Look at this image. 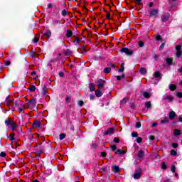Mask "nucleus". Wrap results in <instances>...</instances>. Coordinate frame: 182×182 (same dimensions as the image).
<instances>
[{"label": "nucleus", "instance_id": "nucleus-1", "mask_svg": "<svg viewBox=\"0 0 182 182\" xmlns=\"http://www.w3.org/2000/svg\"><path fill=\"white\" fill-rule=\"evenodd\" d=\"M97 86H98L99 89H102V87H105V85H106V81L104 80L100 79L96 82Z\"/></svg>", "mask_w": 182, "mask_h": 182}, {"label": "nucleus", "instance_id": "nucleus-2", "mask_svg": "<svg viewBox=\"0 0 182 182\" xmlns=\"http://www.w3.org/2000/svg\"><path fill=\"white\" fill-rule=\"evenodd\" d=\"M121 52H122V53H125L128 56H132V55H133V51L127 48H123L121 50Z\"/></svg>", "mask_w": 182, "mask_h": 182}, {"label": "nucleus", "instance_id": "nucleus-3", "mask_svg": "<svg viewBox=\"0 0 182 182\" xmlns=\"http://www.w3.org/2000/svg\"><path fill=\"white\" fill-rule=\"evenodd\" d=\"M176 57L180 58L182 55V51H181V46L178 45L176 47Z\"/></svg>", "mask_w": 182, "mask_h": 182}, {"label": "nucleus", "instance_id": "nucleus-4", "mask_svg": "<svg viewBox=\"0 0 182 182\" xmlns=\"http://www.w3.org/2000/svg\"><path fill=\"white\" fill-rule=\"evenodd\" d=\"M162 100H167L168 102H173V100H174V98L171 95H168V96L164 95L162 97Z\"/></svg>", "mask_w": 182, "mask_h": 182}, {"label": "nucleus", "instance_id": "nucleus-5", "mask_svg": "<svg viewBox=\"0 0 182 182\" xmlns=\"http://www.w3.org/2000/svg\"><path fill=\"white\" fill-rule=\"evenodd\" d=\"M113 132H114V129L113 128H109L105 133L104 136H110L113 134Z\"/></svg>", "mask_w": 182, "mask_h": 182}, {"label": "nucleus", "instance_id": "nucleus-6", "mask_svg": "<svg viewBox=\"0 0 182 182\" xmlns=\"http://www.w3.org/2000/svg\"><path fill=\"white\" fill-rule=\"evenodd\" d=\"M6 105L9 107H12V105L14 104V100H10L9 97L6 98Z\"/></svg>", "mask_w": 182, "mask_h": 182}, {"label": "nucleus", "instance_id": "nucleus-7", "mask_svg": "<svg viewBox=\"0 0 182 182\" xmlns=\"http://www.w3.org/2000/svg\"><path fill=\"white\" fill-rule=\"evenodd\" d=\"M157 14H159V10L153 9V10L150 11L149 16H154L156 18L157 16Z\"/></svg>", "mask_w": 182, "mask_h": 182}, {"label": "nucleus", "instance_id": "nucleus-8", "mask_svg": "<svg viewBox=\"0 0 182 182\" xmlns=\"http://www.w3.org/2000/svg\"><path fill=\"white\" fill-rule=\"evenodd\" d=\"M25 109H26V106H25V105L23 104H21L20 106L18 107V112L19 113H24L23 110H25Z\"/></svg>", "mask_w": 182, "mask_h": 182}, {"label": "nucleus", "instance_id": "nucleus-9", "mask_svg": "<svg viewBox=\"0 0 182 182\" xmlns=\"http://www.w3.org/2000/svg\"><path fill=\"white\" fill-rule=\"evenodd\" d=\"M27 105H28V107H31V105L32 106H35V105H36V99L33 98V99L30 100L28 101V103Z\"/></svg>", "mask_w": 182, "mask_h": 182}, {"label": "nucleus", "instance_id": "nucleus-10", "mask_svg": "<svg viewBox=\"0 0 182 182\" xmlns=\"http://www.w3.org/2000/svg\"><path fill=\"white\" fill-rule=\"evenodd\" d=\"M102 95L103 92H102L100 88H98L97 90H95V96H97V97H100Z\"/></svg>", "mask_w": 182, "mask_h": 182}, {"label": "nucleus", "instance_id": "nucleus-11", "mask_svg": "<svg viewBox=\"0 0 182 182\" xmlns=\"http://www.w3.org/2000/svg\"><path fill=\"white\" fill-rule=\"evenodd\" d=\"M169 18H170V14H165L162 16L161 21H163V22H167Z\"/></svg>", "mask_w": 182, "mask_h": 182}, {"label": "nucleus", "instance_id": "nucleus-12", "mask_svg": "<svg viewBox=\"0 0 182 182\" xmlns=\"http://www.w3.org/2000/svg\"><path fill=\"white\" fill-rule=\"evenodd\" d=\"M141 177V172H136L134 173V180H139Z\"/></svg>", "mask_w": 182, "mask_h": 182}, {"label": "nucleus", "instance_id": "nucleus-13", "mask_svg": "<svg viewBox=\"0 0 182 182\" xmlns=\"http://www.w3.org/2000/svg\"><path fill=\"white\" fill-rule=\"evenodd\" d=\"M138 157L139 159H143L144 157V151L143 150H140L138 152Z\"/></svg>", "mask_w": 182, "mask_h": 182}, {"label": "nucleus", "instance_id": "nucleus-14", "mask_svg": "<svg viewBox=\"0 0 182 182\" xmlns=\"http://www.w3.org/2000/svg\"><path fill=\"white\" fill-rule=\"evenodd\" d=\"M154 76V77H156V79H161V73H160L159 71L155 72Z\"/></svg>", "mask_w": 182, "mask_h": 182}, {"label": "nucleus", "instance_id": "nucleus-15", "mask_svg": "<svg viewBox=\"0 0 182 182\" xmlns=\"http://www.w3.org/2000/svg\"><path fill=\"white\" fill-rule=\"evenodd\" d=\"M45 36H47L48 39H49V38H50V36H52V32H50V30H47L45 33H44Z\"/></svg>", "mask_w": 182, "mask_h": 182}, {"label": "nucleus", "instance_id": "nucleus-16", "mask_svg": "<svg viewBox=\"0 0 182 182\" xmlns=\"http://www.w3.org/2000/svg\"><path fill=\"white\" fill-rule=\"evenodd\" d=\"M33 127L36 128L41 127V122L39 121H35L34 123L33 124Z\"/></svg>", "mask_w": 182, "mask_h": 182}, {"label": "nucleus", "instance_id": "nucleus-17", "mask_svg": "<svg viewBox=\"0 0 182 182\" xmlns=\"http://www.w3.org/2000/svg\"><path fill=\"white\" fill-rule=\"evenodd\" d=\"M174 117H176V112L174 111H171L170 113H169V119L171 120H173V119H174Z\"/></svg>", "mask_w": 182, "mask_h": 182}, {"label": "nucleus", "instance_id": "nucleus-18", "mask_svg": "<svg viewBox=\"0 0 182 182\" xmlns=\"http://www.w3.org/2000/svg\"><path fill=\"white\" fill-rule=\"evenodd\" d=\"M139 73L141 75H146V73H147V70L145 68H141L139 69Z\"/></svg>", "mask_w": 182, "mask_h": 182}, {"label": "nucleus", "instance_id": "nucleus-19", "mask_svg": "<svg viewBox=\"0 0 182 182\" xmlns=\"http://www.w3.org/2000/svg\"><path fill=\"white\" fill-rule=\"evenodd\" d=\"M73 35V32L71 31V30H67V38H72V36Z\"/></svg>", "mask_w": 182, "mask_h": 182}, {"label": "nucleus", "instance_id": "nucleus-20", "mask_svg": "<svg viewBox=\"0 0 182 182\" xmlns=\"http://www.w3.org/2000/svg\"><path fill=\"white\" fill-rule=\"evenodd\" d=\"M173 134L174 136H180L181 134L180 129H174Z\"/></svg>", "mask_w": 182, "mask_h": 182}, {"label": "nucleus", "instance_id": "nucleus-21", "mask_svg": "<svg viewBox=\"0 0 182 182\" xmlns=\"http://www.w3.org/2000/svg\"><path fill=\"white\" fill-rule=\"evenodd\" d=\"M128 101H129L128 98H124L120 101V105H126V103H127Z\"/></svg>", "mask_w": 182, "mask_h": 182}, {"label": "nucleus", "instance_id": "nucleus-22", "mask_svg": "<svg viewBox=\"0 0 182 182\" xmlns=\"http://www.w3.org/2000/svg\"><path fill=\"white\" fill-rule=\"evenodd\" d=\"M16 127H18V126L16 125V124H15V122H13L11 124V130L13 132H15V130H16Z\"/></svg>", "mask_w": 182, "mask_h": 182}, {"label": "nucleus", "instance_id": "nucleus-23", "mask_svg": "<svg viewBox=\"0 0 182 182\" xmlns=\"http://www.w3.org/2000/svg\"><path fill=\"white\" fill-rule=\"evenodd\" d=\"M176 87H177L174 84H171L169 85V89H170V90H172V91L176 90Z\"/></svg>", "mask_w": 182, "mask_h": 182}, {"label": "nucleus", "instance_id": "nucleus-24", "mask_svg": "<svg viewBox=\"0 0 182 182\" xmlns=\"http://www.w3.org/2000/svg\"><path fill=\"white\" fill-rule=\"evenodd\" d=\"M89 87H90V92H95V84L93 83L90 84Z\"/></svg>", "mask_w": 182, "mask_h": 182}, {"label": "nucleus", "instance_id": "nucleus-25", "mask_svg": "<svg viewBox=\"0 0 182 182\" xmlns=\"http://www.w3.org/2000/svg\"><path fill=\"white\" fill-rule=\"evenodd\" d=\"M112 170L113 171H114V173H117L120 170V168H119V166H112Z\"/></svg>", "mask_w": 182, "mask_h": 182}, {"label": "nucleus", "instance_id": "nucleus-26", "mask_svg": "<svg viewBox=\"0 0 182 182\" xmlns=\"http://www.w3.org/2000/svg\"><path fill=\"white\" fill-rule=\"evenodd\" d=\"M126 151L122 150V149H117L116 151V154H124Z\"/></svg>", "mask_w": 182, "mask_h": 182}, {"label": "nucleus", "instance_id": "nucleus-27", "mask_svg": "<svg viewBox=\"0 0 182 182\" xmlns=\"http://www.w3.org/2000/svg\"><path fill=\"white\" fill-rule=\"evenodd\" d=\"M144 97L146 98V99H150V93L147 92H144Z\"/></svg>", "mask_w": 182, "mask_h": 182}, {"label": "nucleus", "instance_id": "nucleus-28", "mask_svg": "<svg viewBox=\"0 0 182 182\" xmlns=\"http://www.w3.org/2000/svg\"><path fill=\"white\" fill-rule=\"evenodd\" d=\"M118 72L119 73L124 72V63L121 64V68L118 70Z\"/></svg>", "mask_w": 182, "mask_h": 182}, {"label": "nucleus", "instance_id": "nucleus-29", "mask_svg": "<svg viewBox=\"0 0 182 182\" xmlns=\"http://www.w3.org/2000/svg\"><path fill=\"white\" fill-rule=\"evenodd\" d=\"M145 107H147V109H150L151 107V102H145Z\"/></svg>", "mask_w": 182, "mask_h": 182}, {"label": "nucleus", "instance_id": "nucleus-30", "mask_svg": "<svg viewBox=\"0 0 182 182\" xmlns=\"http://www.w3.org/2000/svg\"><path fill=\"white\" fill-rule=\"evenodd\" d=\"M166 63L168 65H173V59H171V58H166Z\"/></svg>", "mask_w": 182, "mask_h": 182}, {"label": "nucleus", "instance_id": "nucleus-31", "mask_svg": "<svg viewBox=\"0 0 182 182\" xmlns=\"http://www.w3.org/2000/svg\"><path fill=\"white\" fill-rule=\"evenodd\" d=\"M14 123V122H12L11 120H6L5 121V124H6L7 126H11V124Z\"/></svg>", "mask_w": 182, "mask_h": 182}, {"label": "nucleus", "instance_id": "nucleus-32", "mask_svg": "<svg viewBox=\"0 0 182 182\" xmlns=\"http://www.w3.org/2000/svg\"><path fill=\"white\" fill-rule=\"evenodd\" d=\"M29 90L30 92H35V90H36V87H35V85H31Z\"/></svg>", "mask_w": 182, "mask_h": 182}, {"label": "nucleus", "instance_id": "nucleus-33", "mask_svg": "<svg viewBox=\"0 0 182 182\" xmlns=\"http://www.w3.org/2000/svg\"><path fill=\"white\" fill-rule=\"evenodd\" d=\"M10 140H11V141H14V140H15V134L14 133L10 134Z\"/></svg>", "mask_w": 182, "mask_h": 182}, {"label": "nucleus", "instance_id": "nucleus-34", "mask_svg": "<svg viewBox=\"0 0 182 182\" xmlns=\"http://www.w3.org/2000/svg\"><path fill=\"white\" fill-rule=\"evenodd\" d=\"M111 70H112V68H105V69L104 70V72H105V73H110Z\"/></svg>", "mask_w": 182, "mask_h": 182}, {"label": "nucleus", "instance_id": "nucleus-35", "mask_svg": "<svg viewBox=\"0 0 182 182\" xmlns=\"http://www.w3.org/2000/svg\"><path fill=\"white\" fill-rule=\"evenodd\" d=\"M161 168L163 170H166L167 169V166H166V162H163L161 165Z\"/></svg>", "mask_w": 182, "mask_h": 182}, {"label": "nucleus", "instance_id": "nucleus-36", "mask_svg": "<svg viewBox=\"0 0 182 182\" xmlns=\"http://www.w3.org/2000/svg\"><path fill=\"white\" fill-rule=\"evenodd\" d=\"M65 137H66L65 134H60V140H63V139H65Z\"/></svg>", "mask_w": 182, "mask_h": 182}, {"label": "nucleus", "instance_id": "nucleus-37", "mask_svg": "<svg viewBox=\"0 0 182 182\" xmlns=\"http://www.w3.org/2000/svg\"><path fill=\"white\" fill-rule=\"evenodd\" d=\"M171 156H177V151H176L174 149H172L171 151Z\"/></svg>", "mask_w": 182, "mask_h": 182}, {"label": "nucleus", "instance_id": "nucleus-38", "mask_svg": "<svg viewBox=\"0 0 182 182\" xmlns=\"http://www.w3.org/2000/svg\"><path fill=\"white\" fill-rule=\"evenodd\" d=\"M135 126L136 129H140L141 127V124L140 122H136Z\"/></svg>", "mask_w": 182, "mask_h": 182}, {"label": "nucleus", "instance_id": "nucleus-39", "mask_svg": "<svg viewBox=\"0 0 182 182\" xmlns=\"http://www.w3.org/2000/svg\"><path fill=\"white\" fill-rule=\"evenodd\" d=\"M65 102H66V103H70L72 102V98H70V97H68L65 99Z\"/></svg>", "mask_w": 182, "mask_h": 182}, {"label": "nucleus", "instance_id": "nucleus-40", "mask_svg": "<svg viewBox=\"0 0 182 182\" xmlns=\"http://www.w3.org/2000/svg\"><path fill=\"white\" fill-rule=\"evenodd\" d=\"M35 75H36V72L33 71V72L31 73L32 79H36V77H38V76L34 77Z\"/></svg>", "mask_w": 182, "mask_h": 182}, {"label": "nucleus", "instance_id": "nucleus-41", "mask_svg": "<svg viewBox=\"0 0 182 182\" xmlns=\"http://www.w3.org/2000/svg\"><path fill=\"white\" fill-rule=\"evenodd\" d=\"M171 171H172V173H176V166L174 165L171 166Z\"/></svg>", "mask_w": 182, "mask_h": 182}, {"label": "nucleus", "instance_id": "nucleus-42", "mask_svg": "<svg viewBox=\"0 0 182 182\" xmlns=\"http://www.w3.org/2000/svg\"><path fill=\"white\" fill-rule=\"evenodd\" d=\"M161 123L162 124H164V123H168V119L166 118L165 119L161 120Z\"/></svg>", "mask_w": 182, "mask_h": 182}, {"label": "nucleus", "instance_id": "nucleus-43", "mask_svg": "<svg viewBox=\"0 0 182 182\" xmlns=\"http://www.w3.org/2000/svg\"><path fill=\"white\" fill-rule=\"evenodd\" d=\"M166 46V44L164 43H162L160 47H159V50H163V49H164V46Z\"/></svg>", "mask_w": 182, "mask_h": 182}, {"label": "nucleus", "instance_id": "nucleus-44", "mask_svg": "<svg viewBox=\"0 0 182 182\" xmlns=\"http://www.w3.org/2000/svg\"><path fill=\"white\" fill-rule=\"evenodd\" d=\"M61 14L63 16H66L68 15V12L66 11V10H63Z\"/></svg>", "mask_w": 182, "mask_h": 182}, {"label": "nucleus", "instance_id": "nucleus-45", "mask_svg": "<svg viewBox=\"0 0 182 182\" xmlns=\"http://www.w3.org/2000/svg\"><path fill=\"white\" fill-rule=\"evenodd\" d=\"M132 137H137V136H139V134H137V132H132Z\"/></svg>", "mask_w": 182, "mask_h": 182}, {"label": "nucleus", "instance_id": "nucleus-46", "mask_svg": "<svg viewBox=\"0 0 182 182\" xmlns=\"http://www.w3.org/2000/svg\"><path fill=\"white\" fill-rule=\"evenodd\" d=\"M139 46L140 48H143V46H144V43L143 41H140V42L139 43Z\"/></svg>", "mask_w": 182, "mask_h": 182}, {"label": "nucleus", "instance_id": "nucleus-47", "mask_svg": "<svg viewBox=\"0 0 182 182\" xmlns=\"http://www.w3.org/2000/svg\"><path fill=\"white\" fill-rule=\"evenodd\" d=\"M116 77H117V80H122V77H124V76L123 75V76H122V75H118V76H116Z\"/></svg>", "mask_w": 182, "mask_h": 182}, {"label": "nucleus", "instance_id": "nucleus-48", "mask_svg": "<svg viewBox=\"0 0 182 182\" xmlns=\"http://www.w3.org/2000/svg\"><path fill=\"white\" fill-rule=\"evenodd\" d=\"M110 147H111V149H112V150L113 151H114V150H116V149H117L116 145H111Z\"/></svg>", "mask_w": 182, "mask_h": 182}, {"label": "nucleus", "instance_id": "nucleus-49", "mask_svg": "<svg viewBox=\"0 0 182 182\" xmlns=\"http://www.w3.org/2000/svg\"><path fill=\"white\" fill-rule=\"evenodd\" d=\"M156 41H161V36L157 35V36H156Z\"/></svg>", "mask_w": 182, "mask_h": 182}, {"label": "nucleus", "instance_id": "nucleus-50", "mask_svg": "<svg viewBox=\"0 0 182 182\" xmlns=\"http://www.w3.org/2000/svg\"><path fill=\"white\" fill-rule=\"evenodd\" d=\"M0 156H1V157H6V153H5V152H1V154H0Z\"/></svg>", "mask_w": 182, "mask_h": 182}, {"label": "nucleus", "instance_id": "nucleus-51", "mask_svg": "<svg viewBox=\"0 0 182 182\" xmlns=\"http://www.w3.org/2000/svg\"><path fill=\"white\" fill-rule=\"evenodd\" d=\"M33 42H34V43H36L39 42V38H34L33 40Z\"/></svg>", "mask_w": 182, "mask_h": 182}, {"label": "nucleus", "instance_id": "nucleus-52", "mask_svg": "<svg viewBox=\"0 0 182 182\" xmlns=\"http://www.w3.org/2000/svg\"><path fill=\"white\" fill-rule=\"evenodd\" d=\"M114 143H119V141H120V139H119V138L115 137L114 138Z\"/></svg>", "mask_w": 182, "mask_h": 182}, {"label": "nucleus", "instance_id": "nucleus-53", "mask_svg": "<svg viewBox=\"0 0 182 182\" xmlns=\"http://www.w3.org/2000/svg\"><path fill=\"white\" fill-rule=\"evenodd\" d=\"M176 96H177V97H182V92H177L176 93Z\"/></svg>", "mask_w": 182, "mask_h": 182}, {"label": "nucleus", "instance_id": "nucleus-54", "mask_svg": "<svg viewBox=\"0 0 182 182\" xmlns=\"http://www.w3.org/2000/svg\"><path fill=\"white\" fill-rule=\"evenodd\" d=\"M172 146L176 149V147H178V144L177 143H173Z\"/></svg>", "mask_w": 182, "mask_h": 182}, {"label": "nucleus", "instance_id": "nucleus-55", "mask_svg": "<svg viewBox=\"0 0 182 182\" xmlns=\"http://www.w3.org/2000/svg\"><path fill=\"white\" fill-rule=\"evenodd\" d=\"M142 139L141 138H140V137H138L137 139H136V143H140L141 141H142Z\"/></svg>", "mask_w": 182, "mask_h": 182}, {"label": "nucleus", "instance_id": "nucleus-56", "mask_svg": "<svg viewBox=\"0 0 182 182\" xmlns=\"http://www.w3.org/2000/svg\"><path fill=\"white\" fill-rule=\"evenodd\" d=\"M77 104L79 105V106L82 107V105H84L83 101H78Z\"/></svg>", "mask_w": 182, "mask_h": 182}, {"label": "nucleus", "instance_id": "nucleus-57", "mask_svg": "<svg viewBox=\"0 0 182 182\" xmlns=\"http://www.w3.org/2000/svg\"><path fill=\"white\" fill-rule=\"evenodd\" d=\"M4 64L6 66H9V65H11V61H6Z\"/></svg>", "mask_w": 182, "mask_h": 182}, {"label": "nucleus", "instance_id": "nucleus-58", "mask_svg": "<svg viewBox=\"0 0 182 182\" xmlns=\"http://www.w3.org/2000/svg\"><path fill=\"white\" fill-rule=\"evenodd\" d=\"M59 76L60 77H63V76H65V73H63V72H60V73H59Z\"/></svg>", "mask_w": 182, "mask_h": 182}, {"label": "nucleus", "instance_id": "nucleus-59", "mask_svg": "<svg viewBox=\"0 0 182 182\" xmlns=\"http://www.w3.org/2000/svg\"><path fill=\"white\" fill-rule=\"evenodd\" d=\"M136 4H137V5H139V4H141V0H134Z\"/></svg>", "mask_w": 182, "mask_h": 182}, {"label": "nucleus", "instance_id": "nucleus-60", "mask_svg": "<svg viewBox=\"0 0 182 182\" xmlns=\"http://www.w3.org/2000/svg\"><path fill=\"white\" fill-rule=\"evenodd\" d=\"M14 106H16V107H19L21 105H19V102H16L14 103Z\"/></svg>", "mask_w": 182, "mask_h": 182}, {"label": "nucleus", "instance_id": "nucleus-61", "mask_svg": "<svg viewBox=\"0 0 182 182\" xmlns=\"http://www.w3.org/2000/svg\"><path fill=\"white\" fill-rule=\"evenodd\" d=\"M106 18L107 19H110V14L109 12L107 13Z\"/></svg>", "mask_w": 182, "mask_h": 182}, {"label": "nucleus", "instance_id": "nucleus-62", "mask_svg": "<svg viewBox=\"0 0 182 182\" xmlns=\"http://www.w3.org/2000/svg\"><path fill=\"white\" fill-rule=\"evenodd\" d=\"M101 156H102V157H106V152H102V153H101Z\"/></svg>", "mask_w": 182, "mask_h": 182}, {"label": "nucleus", "instance_id": "nucleus-63", "mask_svg": "<svg viewBox=\"0 0 182 182\" xmlns=\"http://www.w3.org/2000/svg\"><path fill=\"white\" fill-rule=\"evenodd\" d=\"M178 122H180V123H182V115L178 117Z\"/></svg>", "mask_w": 182, "mask_h": 182}, {"label": "nucleus", "instance_id": "nucleus-64", "mask_svg": "<svg viewBox=\"0 0 182 182\" xmlns=\"http://www.w3.org/2000/svg\"><path fill=\"white\" fill-rule=\"evenodd\" d=\"M150 140H154V136H149V137Z\"/></svg>", "mask_w": 182, "mask_h": 182}]
</instances>
